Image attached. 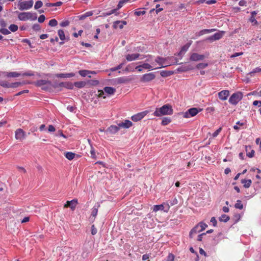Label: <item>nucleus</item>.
I'll return each instance as SVG.
<instances>
[{
	"mask_svg": "<svg viewBox=\"0 0 261 261\" xmlns=\"http://www.w3.org/2000/svg\"><path fill=\"white\" fill-rule=\"evenodd\" d=\"M173 110L169 105H164L162 107L156 108L153 113V115L156 117H160L163 115H170L173 114Z\"/></svg>",
	"mask_w": 261,
	"mask_h": 261,
	"instance_id": "obj_1",
	"label": "nucleus"
},
{
	"mask_svg": "<svg viewBox=\"0 0 261 261\" xmlns=\"http://www.w3.org/2000/svg\"><path fill=\"white\" fill-rule=\"evenodd\" d=\"M18 18L21 21H25L27 20L33 21L37 19V14L36 13L31 12H21L19 13Z\"/></svg>",
	"mask_w": 261,
	"mask_h": 261,
	"instance_id": "obj_2",
	"label": "nucleus"
},
{
	"mask_svg": "<svg viewBox=\"0 0 261 261\" xmlns=\"http://www.w3.org/2000/svg\"><path fill=\"white\" fill-rule=\"evenodd\" d=\"M34 85L37 87H40L42 90L49 91L50 90L51 82L49 80H39L34 82Z\"/></svg>",
	"mask_w": 261,
	"mask_h": 261,
	"instance_id": "obj_3",
	"label": "nucleus"
},
{
	"mask_svg": "<svg viewBox=\"0 0 261 261\" xmlns=\"http://www.w3.org/2000/svg\"><path fill=\"white\" fill-rule=\"evenodd\" d=\"M243 98L241 92L233 93L229 98V102L233 105H236Z\"/></svg>",
	"mask_w": 261,
	"mask_h": 261,
	"instance_id": "obj_4",
	"label": "nucleus"
},
{
	"mask_svg": "<svg viewBox=\"0 0 261 261\" xmlns=\"http://www.w3.org/2000/svg\"><path fill=\"white\" fill-rule=\"evenodd\" d=\"M33 0H30L29 1H20L18 2V9L21 11L29 10L33 7Z\"/></svg>",
	"mask_w": 261,
	"mask_h": 261,
	"instance_id": "obj_5",
	"label": "nucleus"
},
{
	"mask_svg": "<svg viewBox=\"0 0 261 261\" xmlns=\"http://www.w3.org/2000/svg\"><path fill=\"white\" fill-rule=\"evenodd\" d=\"M202 110L200 108H192L188 109L184 114V117L189 118L196 116L199 112Z\"/></svg>",
	"mask_w": 261,
	"mask_h": 261,
	"instance_id": "obj_6",
	"label": "nucleus"
},
{
	"mask_svg": "<svg viewBox=\"0 0 261 261\" xmlns=\"http://www.w3.org/2000/svg\"><path fill=\"white\" fill-rule=\"evenodd\" d=\"M155 78V75L153 72H150L143 74L140 78V81L142 83L151 82Z\"/></svg>",
	"mask_w": 261,
	"mask_h": 261,
	"instance_id": "obj_7",
	"label": "nucleus"
},
{
	"mask_svg": "<svg viewBox=\"0 0 261 261\" xmlns=\"http://www.w3.org/2000/svg\"><path fill=\"white\" fill-rule=\"evenodd\" d=\"M224 33H225V32H224V31H220L219 32H217V33H215L214 35L207 37L205 39V41H208L210 42H213V41H214L216 40H218L222 38Z\"/></svg>",
	"mask_w": 261,
	"mask_h": 261,
	"instance_id": "obj_8",
	"label": "nucleus"
},
{
	"mask_svg": "<svg viewBox=\"0 0 261 261\" xmlns=\"http://www.w3.org/2000/svg\"><path fill=\"white\" fill-rule=\"evenodd\" d=\"M170 208L169 204H162L158 205H154L153 206V211L154 212H157L159 211H164L165 212H168Z\"/></svg>",
	"mask_w": 261,
	"mask_h": 261,
	"instance_id": "obj_9",
	"label": "nucleus"
},
{
	"mask_svg": "<svg viewBox=\"0 0 261 261\" xmlns=\"http://www.w3.org/2000/svg\"><path fill=\"white\" fill-rule=\"evenodd\" d=\"M148 113V111H144L133 115L131 119L133 121L137 122L143 119Z\"/></svg>",
	"mask_w": 261,
	"mask_h": 261,
	"instance_id": "obj_10",
	"label": "nucleus"
},
{
	"mask_svg": "<svg viewBox=\"0 0 261 261\" xmlns=\"http://www.w3.org/2000/svg\"><path fill=\"white\" fill-rule=\"evenodd\" d=\"M205 58V57L203 55H200L198 53H193L190 54L189 60L191 61L197 62L202 61Z\"/></svg>",
	"mask_w": 261,
	"mask_h": 261,
	"instance_id": "obj_11",
	"label": "nucleus"
},
{
	"mask_svg": "<svg viewBox=\"0 0 261 261\" xmlns=\"http://www.w3.org/2000/svg\"><path fill=\"white\" fill-rule=\"evenodd\" d=\"M15 137L16 139L21 141L25 138L26 134L22 129L18 128L15 132Z\"/></svg>",
	"mask_w": 261,
	"mask_h": 261,
	"instance_id": "obj_12",
	"label": "nucleus"
},
{
	"mask_svg": "<svg viewBox=\"0 0 261 261\" xmlns=\"http://www.w3.org/2000/svg\"><path fill=\"white\" fill-rule=\"evenodd\" d=\"M194 69L191 65H182L176 69L178 72H186Z\"/></svg>",
	"mask_w": 261,
	"mask_h": 261,
	"instance_id": "obj_13",
	"label": "nucleus"
},
{
	"mask_svg": "<svg viewBox=\"0 0 261 261\" xmlns=\"http://www.w3.org/2000/svg\"><path fill=\"white\" fill-rule=\"evenodd\" d=\"M167 60V58H164L163 57L158 56L156 58L155 61L160 66V67H158L157 68H161L162 67H165L169 65H165V62Z\"/></svg>",
	"mask_w": 261,
	"mask_h": 261,
	"instance_id": "obj_14",
	"label": "nucleus"
},
{
	"mask_svg": "<svg viewBox=\"0 0 261 261\" xmlns=\"http://www.w3.org/2000/svg\"><path fill=\"white\" fill-rule=\"evenodd\" d=\"M77 204V199H73L70 201H67L64 206L66 207H70L72 210H74Z\"/></svg>",
	"mask_w": 261,
	"mask_h": 261,
	"instance_id": "obj_15",
	"label": "nucleus"
},
{
	"mask_svg": "<svg viewBox=\"0 0 261 261\" xmlns=\"http://www.w3.org/2000/svg\"><path fill=\"white\" fill-rule=\"evenodd\" d=\"M3 75L6 76L7 77H17L21 75L20 73L17 72H0Z\"/></svg>",
	"mask_w": 261,
	"mask_h": 261,
	"instance_id": "obj_16",
	"label": "nucleus"
},
{
	"mask_svg": "<svg viewBox=\"0 0 261 261\" xmlns=\"http://www.w3.org/2000/svg\"><path fill=\"white\" fill-rule=\"evenodd\" d=\"M127 24V22L126 21L124 20H116L114 22L113 27L114 29H117L119 28L120 29H122L123 28V27L124 25H126Z\"/></svg>",
	"mask_w": 261,
	"mask_h": 261,
	"instance_id": "obj_17",
	"label": "nucleus"
},
{
	"mask_svg": "<svg viewBox=\"0 0 261 261\" xmlns=\"http://www.w3.org/2000/svg\"><path fill=\"white\" fill-rule=\"evenodd\" d=\"M229 95V91L228 90H222L219 92L218 96L219 98L222 100H225L227 99Z\"/></svg>",
	"mask_w": 261,
	"mask_h": 261,
	"instance_id": "obj_18",
	"label": "nucleus"
},
{
	"mask_svg": "<svg viewBox=\"0 0 261 261\" xmlns=\"http://www.w3.org/2000/svg\"><path fill=\"white\" fill-rule=\"evenodd\" d=\"M120 129V127L118 125H111L106 130V132L109 133L111 134H115L117 133Z\"/></svg>",
	"mask_w": 261,
	"mask_h": 261,
	"instance_id": "obj_19",
	"label": "nucleus"
},
{
	"mask_svg": "<svg viewBox=\"0 0 261 261\" xmlns=\"http://www.w3.org/2000/svg\"><path fill=\"white\" fill-rule=\"evenodd\" d=\"M115 81L118 84H126L128 83L130 81V79L127 77L122 76L116 79Z\"/></svg>",
	"mask_w": 261,
	"mask_h": 261,
	"instance_id": "obj_20",
	"label": "nucleus"
},
{
	"mask_svg": "<svg viewBox=\"0 0 261 261\" xmlns=\"http://www.w3.org/2000/svg\"><path fill=\"white\" fill-rule=\"evenodd\" d=\"M215 31V29H203L200 31L198 32H197L195 34V37L193 38V39H196L204 34L210 33L213 31Z\"/></svg>",
	"mask_w": 261,
	"mask_h": 261,
	"instance_id": "obj_21",
	"label": "nucleus"
},
{
	"mask_svg": "<svg viewBox=\"0 0 261 261\" xmlns=\"http://www.w3.org/2000/svg\"><path fill=\"white\" fill-rule=\"evenodd\" d=\"M100 206V204L98 203H96L92 208V212L91 217H93V219L92 221H94L95 217H96L98 213V210Z\"/></svg>",
	"mask_w": 261,
	"mask_h": 261,
	"instance_id": "obj_22",
	"label": "nucleus"
},
{
	"mask_svg": "<svg viewBox=\"0 0 261 261\" xmlns=\"http://www.w3.org/2000/svg\"><path fill=\"white\" fill-rule=\"evenodd\" d=\"M133 125V123L129 120H125L124 122L119 123L118 125L120 127H123L125 128H129Z\"/></svg>",
	"mask_w": 261,
	"mask_h": 261,
	"instance_id": "obj_23",
	"label": "nucleus"
},
{
	"mask_svg": "<svg viewBox=\"0 0 261 261\" xmlns=\"http://www.w3.org/2000/svg\"><path fill=\"white\" fill-rule=\"evenodd\" d=\"M140 56V55L138 53L127 54V55H126L125 58L127 61L130 62L137 60Z\"/></svg>",
	"mask_w": 261,
	"mask_h": 261,
	"instance_id": "obj_24",
	"label": "nucleus"
},
{
	"mask_svg": "<svg viewBox=\"0 0 261 261\" xmlns=\"http://www.w3.org/2000/svg\"><path fill=\"white\" fill-rule=\"evenodd\" d=\"M75 76V73L73 72L71 73H57L56 74V77L58 78H68V77H72Z\"/></svg>",
	"mask_w": 261,
	"mask_h": 261,
	"instance_id": "obj_25",
	"label": "nucleus"
},
{
	"mask_svg": "<svg viewBox=\"0 0 261 261\" xmlns=\"http://www.w3.org/2000/svg\"><path fill=\"white\" fill-rule=\"evenodd\" d=\"M246 155L249 158H252L254 155V151L252 149L250 145L245 146Z\"/></svg>",
	"mask_w": 261,
	"mask_h": 261,
	"instance_id": "obj_26",
	"label": "nucleus"
},
{
	"mask_svg": "<svg viewBox=\"0 0 261 261\" xmlns=\"http://www.w3.org/2000/svg\"><path fill=\"white\" fill-rule=\"evenodd\" d=\"M103 89L105 92L109 95L114 94L116 91V89L112 87L107 86Z\"/></svg>",
	"mask_w": 261,
	"mask_h": 261,
	"instance_id": "obj_27",
	"label": "nucleus"
},
{
	"mask_svg": "<svg viewBox=\"0 0 261 261\" xmlns=\"http://www.w3.org/2000/svg\"><path fill=\"white\" fill-rule=\"evenodd\" d=\"M174 73V71L171 70H163L160 72V74L162 77H168Z\"/></svg>",
	"mask_w": 261,
	"mask_h": 261,
	"instance_id": "obj_28",
	"label": "nucleus"
},
{
	"mask_svg": "<svg viewBox=\"0 0 261 261\" xmlns=\"http://www.w3.org/2000/svg\"><path fill=\"white\" fill-rule=\"evenodd\" d=\"M201 232V231H200V229H199V228L198 227V226H197V225H196L190 231L189 238H192L193 234H196V233H197L198 232Z\"/></svg>",
	"mask_w": 261,
	"mask_h": 261,
	"instance_id": "obj_29",
	"label": "nucleus"
},
{
	"mask_svg": "<svg viewBox=\"0 0 261 261\" xmlns=\"http://www.w3.org/2000/svg\"><path fill=\"white\" fill-rule=\"evenodd\" d=\"M79 74L82 77H85L87 76L89 77H91L90 70L83 69L79 71Z\"/></svg>",
	"mask_w": 261,
	"mask_h": 261,
	"instance_id": "obj_30",
	"label": "nucleus"
},
{
	"mask_svg": "<svg viewBox=\"0 0 261 261\" xmlns=\"http://www.w3.org/2000/svg\"><path fill=\"white\" fill-rule=\"evenodd\" d=\"M73 85L77 88H82L86 86L87 83L85 81H78L74 82Z\"/></svg>",
	"mask_w": 261,
	"mask_h": 261,
	"instance_id": "obj_31",
	"label": "nucleus"
},
{
	"mask_svg": "<svg viewBox=\"0 0 261 261\" xmlns=\"http://www.w3.org/2000/svg\"><path fill=\"white\" fill-rule=\"evenodd\" d=\"M93 11L87 12L79 16V20H83L85 19L86 18L92 16L93 15Z\"/></svg>",
	"mask_w": 261,
	"mask_h": 261,
	"instance_id": "obj_32",
	"label": "nucleus"
},
{
	"mask_svg": "<svg viewBox=\"0 0 261 261\" xmlns=\"http://www.w3.org/2000/svg\"><path fill=\"white\" fill-rule=\"evenodd\" d=\"M241 183L243 184V187L245 188H248L250 187L252 181L251 179H243L241 180Z\"/></svg>",
	"mask_w": 261,
	"mask_h": 261,
	"instance_id": "obj_33",
	"label": "nucleus"
},
{
	"mask_svg": "<svg viewBox=\"0 0 261 261\" xmlns=\"http://www.w3.org/2000/svg\"><path fill=\"white\" fill-rule=\"evenodd\" d=\"M192 43V41L190 40L188 42H187L185 45L182 46L181 48V50L184 53H186V52L188 50L189 48L191 46Z\"/></svg>",
	"mask_w": 261,
	"mask_h": 261,
	"instance_id": "obj_34",
	"label": "nucleus"
},
{
	"mask_svg": "<svg viewBox=\"0 0 261 261\" xmlns=\"http://www.w3.org/2000/svg\"><path fill=\"white\" fill-rule=\"evenodd\" d=\"M167 60H169L171 64H182V63L178 64V59L174 57H171L167 58Z\"/></svg>",
	"mask_w": 261,
	"mask_h": 261,
	"instance_id": "obj_35",
	"label": "nucleus"
},
{
	"mask_svg": "<svg viewBox=\"0 0 261 261\" xmlns=\"http://www.w3.org/2000/svg\"><path fill=\"white\" fill-rule=\"evenodd\" d=\"M222 236V232H219L217 234V235H216L215 238L213 239V244L214 245H217V244L219 243V242H220V240H221V238Z\"/></svg>",
	"mask_w": 261,
	"mask_h": 261,
	"instance_id": "obj_36",
	"label": "nucleus"
},
{
	"mask_svg": "<svg viewBox=\"0 0 261 261\" xmlns=\"http://www.w3.org/2000/svg\"><path fill=\"white\" fill-rule=\"evenodd\" d=\"M171 122V119L169 117H163L161 122V125L165 126L169 124Z\"/></svg>",
	"mask_w": 261,
	"mask_h": 261,
	"instance_id": "obj_37",
	"label": "nucleus"
},
{
	"mask_svg": "<svg viewBox=\"0 0 261 261\" xmlns=\"http://www.w3.org/2000/svg\"><path fill=\"white\" fill-rule=\"evenodd\" d=\"M129 1L130 0H120L116 8H115L116 10L117 11L119 10L120 8H121L123 7L124 4L129 2Z\"/></svg>",
	"mask_w": 261,
	"mask_h": 261,
	"instance_id": "obj_38",
	"label": "nucleus"
},
{
	"mask_svg": "<svg viewBox=\"0 0 261 261\" xmlns=\"http://www.w3.org/2000/svg\"><path fill=\"white\" fill-rule=\"evenodd\" d=\"M197 226H198V227L199 228V227L200 228V231H202L203 230L205 229V228L206 227H207V225L206 223H205L203 222H202V221H201L199 223H198L197 224Z\"/></svg>",
	"mask_w": 261,
	"mask_h": 261,
	"instance_id": "obj_39",
	"label": "nucleus"
},
{
	"mask_svg": "<svg viewBox=\"0 0 261 261\" xmlns=\"http://www.w3.org/2000/svg\"><path fill=\"white\" fill-rule=\"evenodd\" d=\"M230 219V218L228 216L223 214L219 217V220L220 222H227Z\"/></svg>",
	"mask_w": 261,
	"mask_h": 261,
	"instance_id": "obj_40",
	"label": "nucleus"
},
{
	"mask_svg": "<svg viewBox=\"0 0 261 261\" xmlns=\"http://www.w3.org/2000/svg\"><path fill=\"white\" fill-rule=\"evenodd\" d=\"M75 155V153L72 152H67L65 154V157L69 160H73Z\"/></svg>",
	"mask_w": 261,
	"mask_h": 261,
	"instance_id": "obj_41",
	"label": "nucleus"
},
{
	"mask_svg": "<svg viewBox=\"0 0 261 261\" xmlns=\"http://www.w3.org/2000/svg\"><path fill=\"white\" fill-rule=\"evenodd\" d=\"M87 85L91 86H96L99 84V81L96 80H90L86 82Z\"/></svg>",
	"mask_w": 261,
	"mask_h": 261,
	"instance_id": "obj_42",
	"label": "nucleus"
},
{
	"mask_svg": "<svg viewBox=\"0 0 261 261\" xmlns=\"http://www.w3.org/2000/svg\"><path fill=\"white\" fill-rule=\"evenodd\" d=\"M58 34L60 37V39L61 40H64L65 39V33L63 30H62V29L59 30L58 31Z\"/></svg>",
	"mask_w": 261,
	"mask_h": 261,
	"instance_id": "obj_43",
	"label": "nucleus"
},
{
	"mask_svg": "<svg viewBox=\"0 0 261 261\" xmlns=\"http://www.w3.org/2000/svg\"><path fill=\"white\" fill-rule=\"evenodd\" d=\"M0 85L6 88H9L11 87V83H8L7 81H3L0 82Z\"/></svg>",
	"mask_w": 261,
	"mask_h": 261,
	"instance_id": "obj_44",
	"label": "nucleus"
},
{
	"mask_svg": "<svg viewBox=\"0 0 261 261\" xmlns=\"http://www.w3.org/2000/svg\"><path fill=\"white\" fill-rule=\"evenodd\" d=\"M234 207L238 209L242 210L243 208V205L240 200H238L234 204Z\"/></svg>",
	"mask_w": 261,
	"mask_h": 261,
	"instance_id": "obj_45",
	"label": "nucleus"
},
{
	"mask_svg": "<svg viewBox=\"0 0 261 261\" xmlns=\"http://www.w3.org/2000/svg\"><path fill=\"white\" fill-rule=\"evenodd\" d=\"M207 66H208L207 63H201L198 64L196 65V68H197L198 69H204L205 68H206Z\"/></svg>",
	"mask_w": 261,
	"mask_h": 261,
	"instance_id": "obj_46",
	"label": "nucleus"
},
{
	"mask_svg": "<svg viewBox=\"0 0 261 261\" xmlns=\"http://www.w3.org/2000/svg\"><path fill=\"white\" fill-rule=\"evenodd\" d=\"M117 11L116 10V9H114L109 12H106L104 13L103 15L105 16H108L111 15L112 14H115L116 15H118V13H116Z\"/></svg>",
	"mask_w": 261,
	"mask_h": 261,
	"instance_id": "obj_47",
	"label": "nucleus"
},
{
	"mask_svg": "<svg viewBox=\"0 0 261 261\" xmlns=\"http://www.w3.org/2000/svg\"><path fill=\"white\" fill-rule=\"evenodd\" d=\"M9 29L12 32H15L18 30V27L16 24H12L9 27Z\"/></svg>",
	"mask_w": 261,
	"mask_h": 261,
	"instance_id": "obj_48",
	"label": "nucleus"
},
{
	"mask_svg": "<svg viewBox=\"0 0 261 261\" xmlns=\"http://www.w3.org/2000/svg\"><path fill=\"white\" fill-rule=\"evenodd\" d=\"M65 88L67 89L72 90L73 89L74 85L69 82H65Z\"/></svg>",
	"mask_w": 261,
	"mask_h": 261,
	"instance_id": "obj_49",
	"label": "nucleus"
},
{
	"mask_svg": "<svg viewBox=\"0 0 261 261\" xmlns=\"http://www.w3.org/2000/svg\"><path fill=\"white\" fill-rule=\"evenodd\" d=\"M260 72H261V68L258 67L253 69V70L250 72L249 74L251 76H253L254 73Z\"/></svg>",
	"mask_w": 261,
	"mask_h": 261,
	"instance_id": "obj_50",
	"label": "nucleus"
},
{
	"mask_svg": "<svg viewBox=\"0 0 261 261\" xmlns=\"http://www.w3.org/2000/svg\"><path fill=\"white\" fill-rule=\"evenodd\" d=\"M43 5V3L41 1H37L35 4L34 8L36 10H37L41 8Z\"/></svg>",
	"mask_w": 261,
	"mask_h": 261,
	"instance_id": "obj_51",
	"label": "nucleus"
},
{
	"mask_svg": "<svg viewBox=\"0 0 261 261\" xmlns=\"http://www.w3.org/2000/svg\"><path fill=\"white\" fill-rule=\"evenodd\" d=\"M58 24V21L56 19H52L49 20L48 25L51 27H55Z\"/></svg>",
	"mask_w": 261,
	"mask_h": 261,
	"instance_id": "obj_52",
	"label": "nucleus"
},
{
	"mask_svg": "<svg viewBox=\"0 0 261 261\" xmlns=\"http://www.w3.org/2000/svg\"><path fill=\"white\" fill-rule=\"evenodd\" d=\"M141 66H142L144 69H148L150 70L153 69L152 67L148 63H143L141 65Z\"/></svg>",
	"mask_w": 261,
	"mask_h": 261,
	"instance_id": "obj_53",
	"label": "nucleus"
},
{
	"mask_svg": "<svg viewBox=\"0 0 261 261\" xmlns=\"http://www.w3.org/2000/svg\"><path fill=\"white\" fill-rule=\"evenodd\" d=\"M90 154H91V157L92 158H93V159H96V153H95V152L94 148L91 145V149H90Z\"/></svg>",
	"mask_w": 261,
	"mask_h": 261,
	"instance_id": "obj_54",
	"label": "nucleus"
},
{
	"mask_svg": "<svg viewBox=\"0 0 261 261\" xmlns=\"http://www.w3.org/2000/svg\"><path fill=\"white\" fill-rule=\"evenodd\" d=\"M21 42L23 43H27L29 45V47L31 48H33L35 47V46H34L32 45V43H31L30 40L28 39H23L22 40Z\"/></svg>",
	"mask_w": 261,
	"mask_h": 261,
	"instance_id": "obj_55",
	"label": "nucleus"
},
{
	"mask_svg": "<svg viewBox=\"0 0 261 261\" xmlns=\"http://www.w3.org/2000/svg\"><path fill=\"white\" fill-rule=\"evenodd\" d=\"M22 85H23V83H21V82L12 83H11V87L10 88H17Z\"/></svg>",
	"mask_w": 261,
	"mask_h": 261,
	"instance_id": "obj_56",
	"label": "nucleus"
},
{
	"mask_svg": "<svg viewBox=\"0 0 261 261\" xmlns=\"http://www.w3.org/2000/svg\"><path fill=\"white\" fill-rule=\"evenodd\" d=\"M0 33L3 35H7L11 33V32L6 28H2L0 29Z\"/></svg>",
	"mask_w": 261,
	"mask_h": 261,
	"instance_id": "obj_57",
	"label": "nucleus"
},
{
	"mask_svg": "<svg viewBox=\"0 0 261 261\" xmlns=\"http://www.w3.org/2000/svg\"><path fill=\"white\" fill-rule=\"evenodd\" d=\"M32 29L35 31H39L40 30L41 27L39 24L35 23L33 25Z\"/></svg>",
	"mask_w": 261,
	"mask_h": 261,
	"instance_id": "obj_58",
	"label": "nucleus"
},
{
	"mask_svg": "<svg viewBox=\"0 0 261 261\" xmlns=\"http://www.w3.org/2000/svg\"><path fill=\"white\" fill-rule=\"evenodd\" d=\"M67 109L70 112L75 113L76 108L75 106H68L67 107Z\"/></svg>",
	"mask_w": 261,
	"mask_h": 261,
	"instance_id": "obj_59",
	"label": "nucleus"
},
{
	"mask_svg": "<svg viewBox=\"0 0 261 261\" xmlns=\"http://www.w3.org/2000/svg\"><path fill=\"white\" fill-rule=\"evenodd\" d=\"M69 24V21L68 20H66L62 21L60 25L61 27H66Z\"/></svg>",
	"mask_w": 261,
	"mask_h": 261,
	"instance_id": "obj_60",
	"label": "nucleus"
},
{
	"mask_svg": "<svg viewBox=\"0 0 261 261\" xmlns=\"http://www.w3.org/2000/svg\"><path fill=\"white\" fill-rule=\"evenodd\" d=\"M178 202V201L177 200V199L176 198H175L174 199H173L172 200H170L168 202V203H167V204H169L170 205V207L171 206H173L175 204H176Z\"/></svg>",
	"mask_w": 261,
	"mask_h": 261,
	"instance_id": "obj_61",
	"label": "nucleus"
},
{
	"mask_svg": "<svg viewBox=\"0 0 261 261\" xmlns=\"http://www.w3.org/2000/svg\"><path fill=\"white\" fill-rule=\"evenodd\" d=\"M174 256L172 253H169L167 257V259L166 261H174Z\"/></svg>",
	"mask_w": 261,
	"mask_h": 261,
	"instance_id": "obj_62",
	"label": "nucleus"
},
{
	"mask_svg": "<svg viewBox=\"0 0 261 261\" xmlns=\"http://www.w3.org/2000/svg\"><path fill=\"white\" fill-rule=\"evenodd\" d=\"M221 130H222L221 127H219L218 129H217L215 132H214L213 133V134H212L213 137H214V138L216 137L219 135V134L220 133Z\"/></svg>",
	"mask_w": 261,
	"mask_h": 261,
	"instance_id": "obj_63",
	"label": "nucleus"
},
{
	"mask_svg": "<svg viewBox=\"0 0 261 261\" xmlns=\"http://www.w3.org/2000/svg\"><path fill=\"white\" fill-rule=\"evenodd\" d=\"M145 13H146V12L144 10H143V11H137L136 10L135 11L134 14L135 15L139 16L140 15L145 14Z\"/></svg>",
	"mask_w": 261,
	"mask_h": 261,
	"instance_id": "obj_64",
	"label": "nucleus"
}]
</instances>
